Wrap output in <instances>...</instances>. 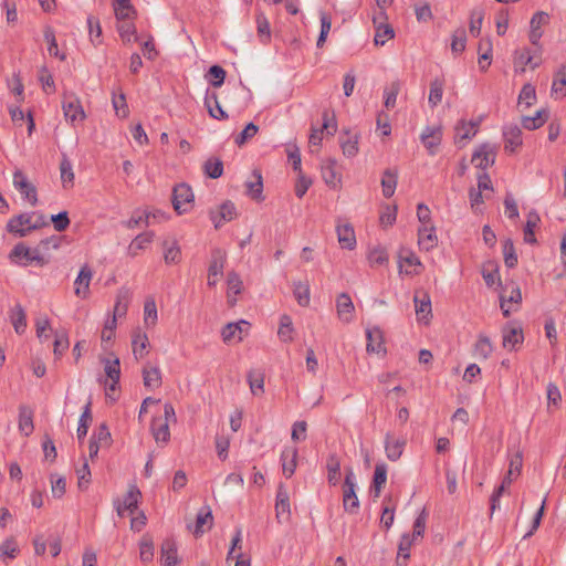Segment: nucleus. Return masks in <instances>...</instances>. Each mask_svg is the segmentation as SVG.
I'll return each mask as SVG.
<instances>
[{
  "label": "nucleus",
  "mask_w": 566,
  "mask_h": 566,
  "mask_svg": "<svg viewBox=\"0 0 566 566\" xmlns=\"http://www.w3.org/2000/svg\"><path fill=\"white\" fill-rule=\"evenodd\" d=\"M49 223L44 214L40 212H25L12 217L7 223L8 232L23 238L31 231L46 227Z\"/></svg>",
  "instance_id": "nucleus-1"
},
{
  "label": "nucleus",
  "mask_w": 566,
  "mask_h": 566,
  "mask_svg": "<svg viewBox=\"0 0 566 566\" xmlns=\"http://www.w3.org/2000/svg\"><path fill=\"white\" fill-rule=\"evenodd\" d=\"M9 258L11 262L23 266L33 262L41 266L46 263L45 258L40 253L39 249H30L22 242L14 245Z\"/></svg>",
  "instance_id": "nucleus-2"
},
{
  "label": "nucleus",
  "mask_w": 566,
  "mask_h": 566,
  "mask_svg": "<svg viewBox=\"0 0 566 566\" xmlns=\"http://www.w3.org/2000/svg\"><path fill=\"white\" fill-rule=\"evenodd\" d=\"M357 481L352 469L346 471L343 485V506L345 512L356 514L359 510V500L356 494Z\"/></svg>",
  "instance_id": "nucleus-3"
},
{
  "label": "nucleus",
  "mask_w": 566,
  "mask_h": 566,
  "mask_svg": "<svg viewBox=\"0 0 566 566\" xmlns=\"http://www.w3.org/2000/svg\"><path fill=\"white\" fill-rule=\"evenodd\" d=\"M193 192L186 184L177 185L172 190V207L178 214L190 211L193 207Z\"/></svg>",
  "instance_id": "nucleus-4"
},
{
  "label": "nucleus",
  "mask_w": 566,
  "mask_h": 566,
  "mask_svg": "<svg viewBox=\"0 0 566 566\" xmlns=\"http://www.w3.org/2000/svg\"><path fill=\"white\" fill-rule=\"evenodd\" d=\"M142 493L136 485H129L127 492L122 499L114 502L118 516L123 517L126 514H134L138 507Z\"/></svg>",
  "instance_id": "nucleus-5"
},
{
  "label": "nucleus",
  "mask_w": 566,
  "mask_h": 566,
  "mask_svg": "<svg viewBox=\"0 0 566 566\" xmlns=\"http://www.w3.org/2000/svg\"><path fill=\"white\" fill-rule=\"evenodd\" d=\"M14 188L27 199L32 207L38 203L36 188L28 180L27 176L21 170H15L13 174Z\"/></svg>",
  "instance_id": "nucleus-6"
},
{
  "label": "nucleus",
  "mask_w": 566,
  "mask_h": 566,
  "mask_svg": "<svg viewBox=\"0 0 566 566\" xmlns=\"http://www.w3.org/2000/svg\"><path fill=\"white\" fill-rule=\"evenodd\" d=\"M497 147L491 144L481 145L472 156V164L480 169H486L495 163Z\"/></svg>",
  "instance_id": "nucleus-7"
},
{
  "label": "nucleus",
  "mask_w": 566,
  "mask_h": 566,
  "mask_svg": "<svg viewBox=\"0 0 566 566\" xmlns=\"http://www.w3.org/2000/svg\"><path fill=\"white\" fill-rule=\"evenodd\" d=\"M112 437L106 424L102 423L94 432L90 446L88 454L91 459L98 455L101 449H106L111 446Z\"/></svg>",
  "instance_id": "nucleus-8"
},
{
  "label": "nucleus",
  "mask_w": 566,
  "mask_h": 566,
  "mask_svg": "<svg viewBox=\"0 0 566 566\" xmlns=\"http://www.w3.org/2000/svg\"><path fill=\"white\" fill-rule=\"evenodd\" d=\"M322 169V177L325 181V184L336 189L342 181V172L338 168L337 160L335 158H327L322 163L321 166Z\"/></svg>",
  "instance_id": "nucleus-9"
},
{
  "label": "nucleus",
  "mask_w": 566,
  "mask_h": 566,
  "mask_svg": "<svg viewBox=\"0 0 566 566\" xmlns=\"http://www.w3.org/2000/svg\"><path fill=\"white\" fill-rule=\"evenodd\" d=\"M62 108L64 112L65 119L74 123L76 120H83L85 113L80 101L74 96H65Z\"/></svg>",
  "instance_id": "nucleus-10"
},
{
  "label": "nucleus",
  "mask_w": 566,
  "mask_h": 566,
  "mask_svg": "<svg viewBox=\"0 0 566 566\" xmlns=\"http://www.w3.org/2000/svg\"><path fill=\"white\" fill-rule=\"evenodd\" d=\"M416 314L419 322L429 323L431 317V300L427 292H417L413 296Z\"/></svg>",
  "instance_id": "nucleus-11"
},
{
  "label": "nucleus",
  "mask_w": 566,
  "mask_h": 566,
  "mask_svg": "<svg viewBox=\"0 0 566 566\" xmlns=\"http://www.w3.org/2000/svg\"><path fill=\"white\" fill-rule=\"evenodd\" d=\"M226 262V254L217 249L212 252V259L208 269V285L214 286L218 282V276L222 274Z\"/></svg>",
  "instance_id": "nucleus-12"
},
{
  "label": "nucleus",
  "mask_w": 566,
  "mask_h": 566,
  "mask_svg": "<svg viewBox=\"0 0 566 566\" xmlns=\"http://www.w3.org/2000/svg\"><path fill=\"white\" fill-rule=\"evenodd\" d=\"M93 276V272L88 265H83L77 274L74 282V293L81 298H87L90 294V283Z\"/></svg>",
  "instance_id": "nucleus-13"
},
{
  "label": "nucleus",
  "mask_w": 566,
  "mask_h": 566,
  "mask_svg": "<svg viewBox=\"0 0 566 566\" xmlns=\"http://www.w3.org/2000/svg\"><path fill=\"white\" fill-rule=\"evenodd\" d=\"M420 139L431 155L436 154L437 147L442 139V129L440 126H428L423 129Z\"/></svg>",
  "instance_id": "nucleus-14"
},
{
  "label": "nucleus",
  "mask_w": 566,
  "mask_h": 566,
  "mask_svg": "<svg viewBox=\"0 0 566 566\" xmlns=\"http://www.w3.org/2000/svg\"><path fill=\"white\" fill-rule=\"evenodd\" d=\"M336 310L342 322L350 323L353 321L355 306L347 293H342L337 296Z\"/></svg>",
  "instance_id": "nucleus-15"
},
{
  "label": "nucleus",
  "mask_w": 566,
  "mask_h": 566,
  "mask_svg": "<svg viewBox=\"0 0 566 566\" xmlns=\"http://www.w3.org/2000/svg\"><path fill=\"white\" fill-rule=\"evenodd\" d=\"M154 237H155V234L153 231H146V232L139 233L129 243V245L127 248V254L130 258H136L144 250H146L149 247V244L154 240Z\"/></svg>",
  "instance_id": "nucleus-16"
},
{
  "label": "nucleus",
  "mask_w": 566,
  "mask_h": 566,
  "mask_svg": "<svg viewBox=\"0 0 566 566\" xmlns=\"http://www.w3.org/2000/svg\"><path fill=\"white\" fill-rule=\"evenodd\" d=\"M368 353L385 354L384 335L379 327H369L366 329Z\"/></svg>",
  "instance_id": "nucleus-17"
},
{
  "label": "nucleus",
  "mask_w": 566,
  "mask_h": 566,
  "mask_svg": "<svg viewBox=\"0 0 566 566\" xmlns=\"http://www.w3.org/2000/svg\"><path fill=\"white\" fill-rule=\"evenodd\" d=\"M504 149L513 153L522 145V130L517 125H507L503 129Z\"/></svg>",
  "instance_id": "nucleus-18"
},
{
  "label": "nucleus",
  "mask_w": 566,
  "mask_h": 566,
  "mask_svg": "<svg viewBox=\"0 0 566 566\" xmlns=\"http://www.w3.org/2000/svg\"><path fill=\"white\" fill-rule=\"evenodd\" d=\"M249 323L247 321H240L238 323H229L222 329V339L226 343L240 342L242 340L243 332H247Z\"/></svg>",
  "instance_id": "nucleus-19"
},
{
  "label": "nucleus",
  "mask_w": 566,
  "mask_h": 566,
  "mask_svg": "<svg viewBox=\"0 0 566 566\" xmlns=\"http://www.w3.org/2000/svg\"><path fill=\"white\" fill-rule=\"evenodd\" d=\"M247 195L256 201L263 200V180L259 170H253L249 180L245 181Z\"/></svg>",
  "instance_id": "nucleus-20"
},
{
  "label": "nucleus",
  "mask_w": 566,
  "mask_h": 566,
  "mask_svg": "<svg viewBox=\"0 0 566 566\" xmlns=\"http://www.w3.org/2000/svg\"><path fill=\"white\" fill-rule=\"evenodd\" d=\"M160 553L163 566H178L179 559L177 554V546L172 539H166L163 542Z\"/></svg>",
  "instance_id": "nucleus-21"
},
{
  "label": "nucleus",
  "mask_w": 566,
  "mask_h": 566,
  "mask_svg": "<svg viewBox=\"0 0 566 566\" xmlns=\"http://www.w3.org/2000/svg\"><path fill=\"white\" fill-rule=\"evenodd\" d=\"M104 369H105L106 377L109 380V384L105 382V386L107 387L108 390L114 391L116 389V386H117V384L119 381V377H120L119 359L118 358H115L114 360L106 359L104 361Z\"/></svg>",
  "instance_id": "nucleus-22"
},
{
  "label": "nucleus",
  "mask_w": 566,
  "mask_h": 566,
  "mask_svg": "<svg viewBox=\"0 0 566 566\" xmlns=\"http://www.w3.org/2000/svg\"><path fill=\"white\" fill-rule=\"evenodd\" d=\"M338 242L342 248L353 250L356 247V237L349 223L338 224L336 228Z\"/></svg>",
  "instance_id": "nucleus-23"
},
{
  "label": "nucleus",
  "mask_w": 566,
  "mask_h": 566,
  "mask_svg": "<svg viewBox=\"0 0 566 566\" xmlns=\"http://www.w3.org/2000/svg\"><path fill=\"white\" fill-rule=\"evenodd\" d=\"M433 226L420 227L418 230V244L424 251H430L437 245L438 239Z\"/></svg>",
  "instance_id": "nucleus-24"
},
{
  "label": "nucleus",
  "mask_w": 566,
  "mask_h": 566,
  "mask_svg": "<svg viewBox=\"0 0 566 566\" xmlns=\"http://www.w3.org/2000/svg\"><path fill=\"white\" fill-rule=\"evenodd\" d=\"M10 321L17 334L22 335L27 329V315L20 304H15L9 313Z\"/></svg>",
  "instance_id": "nucleus-25"
},
{
  "label": "nucleus",
  "mask_w": 566,
  "mask_h": 566,
  "mask_svg": "<svg viewBox=\"0 0 566 566\" xmlns=\"http://www.w3.org/2000/svg\"><path fill=\"white\" fill-rule=\"evenodd\" d=\"M113 8L117 20H130L136 15L130 0H113Z\"/></svg>",
  "instance_id": "nucleus-26"
},
{
  "label": "nucleus",
  "mask_w": 566,
  "mask_h": 566,
  "mask_svg": "<svg viewBox=\"0 0 566 566\" xmlns=\"http://www.w3.org/2000/svg\"><path fill=\"white\" fill-rule=\"evenodd\" d=\"M398 181V171L396 169H386L381 178L382 195L386 198L394 196Z\"/></svg>",
  "instance_id": "nucleus-27"
},
{
  "label": "nucleus",
  "mask_w": 566,
  "mask_h": 566,
  "mask_svg": "<svg viewBox=\"0 0 566 566\" xmlns=\"http://www.w3.org/2000/svg\"><path fill=\"white\" fill-rule=\"evenodd\" d=\"M275 510L277 518L289 517L290 515V497L287 490L282 484L277 489Z\"/></svg>",
  "instance_id": "nucleus-28"
},
{
  "label": "nucleus",
  "mask_w": 566,
  "mask_h": 566,
  "mask_svg": "<svg viewBox=\"0 0 566 566\" xmlns=\"http://www.w3.org/2000/svg\"><path fill=\"white\" fill-rule=\"evenodd\" d=\"M523 333L517 326L506 325L503 328V346L513 349L517 344L522 343Z\"/></svg>",
  "instance_id": "nucleus-29"
},
{
  "label": "nucleus",
  "mask_w": 566,
  "mask_h": 566,
  "mask_svg": "<svg viewBox=\"0 0 566 566\" xmlns=\"http://www.w3.org/2000/svg\"><path fill=\"white\" fill-rule=\"evenodd\" d=\"M33 411L25 406L20 407L19 412V430L25 437L33 432Z\"/></svg>",
  "instance_id": "nucleus-30"
},
{
  "label": "nucleus",
  "mask_w": 566,
  "mask_h": 566,
  "mask_svg": "<svg viewBox=\"0 0 566 566\" xmlns=\"http://www.w3.org/2000/svg\"><path fill=\"white\" fill-rule=\"evenodd\" d=\"M235 216V206L232 202L227 201L220 206L218 216H212V221L214 227L218 229L222 226V223L234 219Z\"/></svg>",
  "instance_id": "nucleus-31"
},
{
  "label": "nucleus",
  "mask_w": 566,
  "mask_h": 566,
  "mask_svg": "<svg viewBox=\"0 0 566 566\" xmlns=\"http://www.w3.org/2000/svg\"><path fill=\"white\" fill-rule=\"evenodd\" d=\"M339 145L344 156L354 157L358 153V139L356 135H350L348 132L339 136Z\"/></svg>",
  "instance_id": "nucleus-32"
},
{
  "label": "nucleus",
  "mask_w": 566,
  "mask_h": 566,
  "mask_svg": "<svg viewBox=\"0 0 566 566\" xmlns=\"http://www.w3.org/2000/svg\"><path fill=\"white\" fill-rule=\"evenodd\" d=\"M205 105L207 106L209 115L211 117L216 119L228 118V114L220 106L218 95L216 93H207L205 97Z\"/></svg>",
  "instance_id": "nucleus-33"
},
{
  "label": "nucleus",
  "mask_w": 566,
  "mask_h": 566,
  "mask_svg": "<svg viewBox=\"0 0 566 566\" xmlns=\"http://www.w3.org/2000/svg\"><path fill=\"white\" fill-rule=\"evenodd\" d=\"M19 554V545L13 537H9L0 544V562L7 564Z\"/></svg>",
  "instance_id": "nucleus-34"
},
{
  "label": "nucleus",
  "mask_w": 566,
  "mask_h": 566,
  "mask_svg": "<svg viewBox=\"0 0 566 566\" xmlns=\"http://www.w3.org/2000/svg\"><path fill=\"white\" fill-rule=\"evenodd\" d=\"M212 521H213V517H212L211 510L209 507H205V509L200 510L197 514V521H196V526H195L193 533L196 535L203 534L205 532H207L208 530L211 528Z\"/></svg>",
  "instance_id": "nucleus-35"
},
{
  "label": "nucleus",
  "mask_w": 566,
  "mask_h": 566,
  "mask_svg": "<svg viewBox=\"0 0 566 566\" xmlns=\"http://www.w3.org/2000/svg\"><path fill=\"white\" fill-rule=\"evenodd\" d=\"M552 94L555 98H563L566 96V71L564 65H562L554 75Z\"/></svg>",
  "instance_id": "nucleus-36"
},
{
  "label": "nucleus",
  "mask_w": 566,
  "mask_h": 566,
  "mask_svg": "<svg viewBox=\"0 0 566 566\" xmlns=\"http://www.w3.org/2000/svg\"><path fill=\"white\" fill-rule=\"evenodd\" d=\"M248 382L252 395L261 396L264 392V373L262 370H250L248 373Z\"/></svg>",
  "instance_id": "nucleus-37"
},
{
  "label": "nucleus",
  "mask_w": 566,
  "mask_h": 566,
  "mask_svg": "<svg viewBox=\"0 0 566 566\" xmlns=\"http://www.w3.org/2000/svg\"><path fill=\"white\" fill-rule=\"evenodd\" d=\"M539 216L536 211L532 210L527 213L526 224L524 227V241L528 244L536 243L534 230L539 222Z\"/></svg>",
  "instance_id": "nucleus-38"
},
{
  "label": "nucleus",
  "mask_w": 566,
  "mask_h": 566,
  "mask_svg": "<svg viewBox=\"0 0 566 566\" xmlns=\"http://www.w3.org/2000/svg\"><path fill=\"white\" fill-rule=\"evenodd\" d=\"M139 558L143 563H149L154 558V539L149 534H144L139 541Z\"/></svg>",
  "instance_id": "nucleus-39"
},
{
  "label": "nucleus",
  "mask_w": 566,
  "mask_h": 566,
  "mask_svg": "<svg viewBox=\"0 0 566 566\" xmlns=\"http://www.w3.org/2000/svg\"><path fill=\"white\" fill-rule=\"evenodd\" d=\"M443 87H444V80L440 77H436L430 83V92L428 102L431 107H436L438 104L442 101L443 95Z\"/></svg>",
  "instance_id": "nucleus-40"
},
{
  "label": "nucleus",
  "mask_w": 566,
  "mask_h": 566,
  "mask_svg": "<svg viewBox=\"0 0 566 566\" xmlns=\"http://www.w3.org/2000/svg\"><path fill=\"white\" fill-rule=\"evenodd\" d=\"M144 385L147 388H158L161 385V373L158 367L149 366L143 370Z\"/></svg>",
  "instance_id": "nucleus-41"
},
{
  "label": "nucleus",
  "mask_w": 566,
  "mask_h": 566,
  "mask_svg": "<svg viewBox=\"0 0 566 566\" xmlns=\"http://www.w3.org/2000/svg\"><path fill=\"white\" fill-rule=\"evenodd\" d=\"M133 353L136 358H143L146 348L149 345L148 337L145 333H142L139 329L135 331L133 334Z\"/></svg>",
  "instance_id": "nucleus-42"
},
{
  "label": "nucleus",
  "mask_w": 566,
  "mask_h": 566,
  "mask_svg": "<svg viewBox=\"0 0 566 566\" xmlns=\"http://www.w3.org/2000/svg\"><path fill=\"white\" fill-rule=\"evenodd\" d=\"M548 118V113L545 109L537 111L534 116H524L522 125L525 129L534 130L545 124Z\"/></svg>",
  "instance_id": "nucleus-43"
},
{
  "label": "nucleus",
  "mask_w": 566,
  "mask_h": 566,
  "mask_svg": "<svg viewBox=\"0 0 566 566\" xmlns=\"http://www.w3.org/2000/svg\"><path fill=\"white\" fill-rule=\"evenodd\" d=\"M168 424L167 421H163L161 417L154 419L151 430L157 442H167L169 440L170 432Z\"/></svg>",
  "instance_id": "nucleus-44"
},
{
  "label": "nucleus",
  "mask_w": 566,
  "mask_h": 566,
  "mask_svg": "<svg viewBox=\"0 0 566 566\" xmlns=\"http://www.w3.org/2000/svg\"><path fill=\"white\" fill-rule=\"evenodd\" d=\"M150 224V212L139 210L134 211L133 216L123 222V226L127 229H135L140 226L148 227Z\"/></svg>",
  "instance_id": "nucleus-45"
},
{
  "label": "nucleus",
  "mask_w": 566,
  "mask_h": 566,
  "mask_svg": "<svg viewBox=\"0 0 566 566\" xmlns=\"http://www.w3.org/2000/svg\"><path fill=\"white\" fill-rule=\"evenodd\" d=\"M534 54L530 49L516 50L514 53V67L516 72H525V66L532 63Z\"/></svg>",
  "instance_id": "nucleus-46"
},
{
  "label": "nucleus",
  "mask_w": 566,
  "mask_h": 566,
  "mask_svg": "<svg viewBox=\"0 0 566 566\" xmlns=\"http://www.w3.org/2000/svg\"><path fill=\"white\" fill-rule=\"evenodd\" d=\"M493 352V346L490 338L485 335H480L474 345V355L481 359H488Z\"/></svg>",
  "instance_id": "nucleus-47"
},
{
  "label": "nucleus",
  "mask_w": 566,
  "mask_h": 566,
  "mask_svg": "<svg viewBox=\"0 0 566 566\" xmlns=\"http://www.w3.org/2000/svg\"><path fill=\"white\" fill-rule=\"evenodd\" d=\"M129 303V292L127 290H120L116 296V303L114 306L113 318L123 317L127 313Z\"/></svg>",
  "instance_id": "nucleus-48"
},
{
  "label": "nucleus",
  "mask_w": 566,
  "mask_h": 566,
  "mask_svg": "<svg viewBox=\"0 0 566 566\" xmlns=\"http://www.w3.org/2000/svg\"><path fill=\"white\" fill-rule=\"evenodd\" d=\"M501 310L503 315L507 317L512 311L511 304H518L522 301V294L518 287H514L511 291L510 296L506 298L503 294L501 295Z\"/></svg>",
  "instance_id": "nucleus-49"
},
{
  "label": "nucleus",
  "mask_w": 566,
  "mask_h": 566,
  "mask_svg": "<svg viewBox=\"0 0 566 566\" xmlns=\"http://www.w3.org/2000/svg\"><path fill=\"white\" fill-rule=\"evenodd\" d=\"M60 171H61V180H62L63 188L67 189V188L73 187L74 172H73L72 164L66 157H63V159L61 160Z\"/></svg>",
  "instance_id": "nucleus-50"
},
{
  "label": "nucleus",
  "mask_w": 566,
  "mask_h": 566,
  "mask_svg": "<svg viewBox=\"0 0 566 566\" xmlns=\"http://www.w3.org/2000/svg\"><path fill=\"white\" fill-rule=\"evenodd\" d=\"M293 294L301 306H307L310 304V285L307 282H295L293 284Z\"/></svg>",
  "instance_id": "nucleus-51"
},
{
  "label": "nucleus",
  "mask_w": 566,
  "mask_h": 566,
  "mask_svg": "<svg viewBox=\"0 0 566 566\" xmlns=\"http://www.w3.org/2000/svg\"><path fill=\"white\" fill-rule=\"evenodd\" d=\"M485 46V52L481 53L480 56H479V66L481 69V71H485L489 65L491 64V59H492V42L490 39H484V40H481L480 43H479V52L482 51V48Z\"/></svg>",
  "instance_id": "nucleus-52"
},
{
  "label": "nucleus",
  "mask_w": 566,
  "mask_h": 566,
  "mask_svg": "<svg viewBox=\"0 0 566 566\" xmlns=\"http://www.w3.org/2000/svg\"><path fill=\"white\" fill-rule=\"evenodd\" d=\"M387 481V468L384 464H379L375 469L374 481H373V491L375 493V497L380 495V492L386 484Z\"/></svg>",
  "instance_id": "nucleus-53"
},
{
  "label": "nucleus",
  "mask_w": 566,
  "mask_h": 566,
  "mask_svg": "<svg viewBox=\"0 0 566 566\" xmlns=\"http://www.w3.org/2000/svg\"><path fill=\"white\" fill-rule=\"evenodd\" d=\"M405 442L398 439L387 437L386 453L389 460H397L402 454Z\"/></svg>",
  "instance_id": "nucleus-54"
},
{
  "label": "nucleus",
  "mask_w": 566,
  "mask_h": 566,
  "mask_svg": "<svg viewBox=\"0 0 566 566\" xmlns=\"http://www.w3.org/2000/svg\"><path fill=\"white\" fill-rule=\"evenodd\" d=\"M484 19V11L481 8H475L470 14L469 30L473 36H479L481 33V27Z\"/></svg>",
  "instance_id": "nucleus-55"
},
{
  "label": "nucleus",
  "mask_w": 566,
  "mask_h": 566,
  "mask_svg": "<svg viewBox=\"0 0 566 566\" xmlns=\"http://www.w3.org/2000/svg\"><path fill=\"white\" fill-rule=\"evenodd\" d=\"M44 39L48 42V51H49L50 55L57 57L61 61H64L66 56H65V54L60 53L57 43H56V39H55V34H54V31L52 30V28H50V27L45 28Z\"/></svg>",
  "instance_id": "nucleus-56"
},
{
  "label": "nucleus",
  "mask_w": 566,
  "mask_h": 566,
  "mask_svg": "<svg viewBox=\"0 0 566 566\" xmlns=\"http://www.w3.org/2000/svg\"><path fill=\"white\" fill-rule=\"evenodd\" d=\"M203 170L208 177L217 179L223 174V164L218 158H210L205 163Z\"/></svg>",
  "instance_id": "nucleus-57"
},
{
  "label": "nucleus",
  "mask_w": 566,
  "mask_h": 566,
  "mask_svg": "<svg viewBox=\"0 0 566 566\" xmlns=\"http://www.w3.org/2000/svg\"><path fill=\"white\" fill-rule=\"evenodd\" d=\"M536 101V92L535 87L527 83L525 84L518 95V105L523 106L525 105L526 108L532 106Z\"/></svg>",
  "instance_id": "nucleus-58"
},
{
  "label": "nucleus",
  "mask_w": 566,
  "mask_h": 566,
  "mask_svg": "<svg viewBox=\"0 0 566 566\" xmlns=\"http://www.w3.org/2000/svg\"><path fill=\"white\" fill-rule=\"evenodd\" d=\"M467 32L463 28L457 29L452 34L451 50L454 54H460L465 50Z\"/></svg>",
  "instance_id": "nucleus-59"
},
{
  "label": "nucleus",
  "mask_w": 566,
  "mask_h": 566,
  "mask_svg": "<svg viewBox=\"0 0 566 566\" xmlns=\"http://www.w3.org/2000/svg\"><path fill=\"white\" fill-rule=\"evenodd\" d=\"M256 29H258V35L262 43H266L270 41L271 38V30H270V23L266 19V17L263 13L256 14Z\"/></svg>",
  "instance_id": "nucleus-60"
},
{
  "label": "nucleus",
  "mask_w": 566,
  "mask_h": 566,
  "mask_svg": "<svg viewBox=\"0 0 566 566\" xmlns=\"http://www.w3.org/2000/svg\"><path fill=\"white\" fill-rule=\"evenodd\" d=\"M379 25L377 27L376 34H375V44L376 45H384L387 40L394 38V29L387 24L382 23V20H378Z\"/></svg>",
  "instance_id": "nucleus-61"
},
{
  "label": "nucleus",
  "mask_w": 566,
  "mask_h": 566,
  "mask_svg": "<svg viewBox=\"0 0 566 566\" xmlns=\"http://www.w3.org/2000/svg\"><path fill=\"white\" fill-rule=\"evenodd\" d=\"M158 319L156 303L153 298L146 300L144 304V322L147 326L156 325Z\"/></svg>",
  "instance_id": "nucleus-62"
},
{
  "label": "nucleus",
  "mask_w": 566,
  "mask_h": 566,
  "mask_svg": "<svg viewBox=\"0 0 566 566\" xmlns=\"http://www.w3.org/2000/svg\"><path fill=\"white\" fill-rule=\"evenodd\" d=\"M400 92V83L392 82L384 91L385 106L386 108H394L396 105L397 96Z\"/></svg>",
  "instance_id": "nucleus-63"
},
{
  "label": "nucleus",
  "mask_w": 566,
  "mask_h": 566,
  "mask_svg": "<svg viewBox=\"0 0 566 566\" xmlns=\"http://www.w3.org/2000/svg\"><path fill=\"white\" fill-rule=\"evenodd\" d=\"M226 71L220 65H212L207 74L209 83L213 87H220L226 78Z\"/></svg>",
  "instance_id": "nucleus-64"
}]
</instances>
